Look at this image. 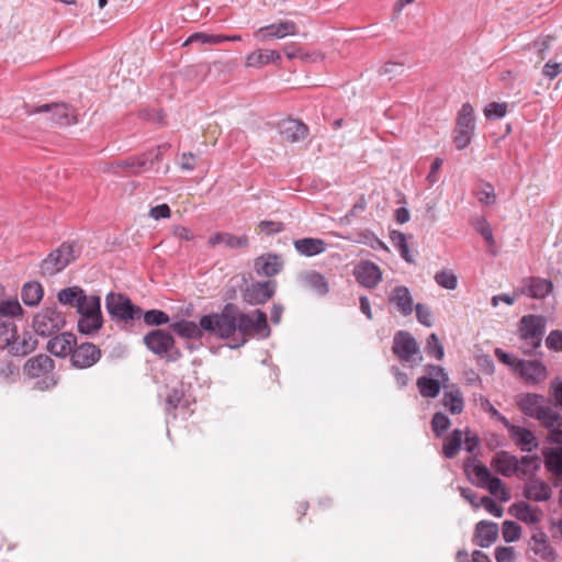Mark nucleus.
<instances>
[{
  "mask_svg": "<svg viewBox=\"0 0 562 562\" xmlns=\"http://www.w3.org/2000/svg\"><path fill=\"white\" fill-rule=\"evenodd\" d=\"M238 306L226 303L220 313H210L201 317L204 335L226 340L235 335V318Z\"/></svg>",
  "mask_w": 562,
  "mask_h": 562,
  "instance_id": "1",
  "label": "nucleus"
},
{
  "mask_svg": "<svg viewBox=\"0 0 562 562\" xmlns=\"http://www.w3.org/2000/svg\"><path fill=\"white\" fill-rule=\"evenodd\" d=\"M238 331L243 337V344L248 337L259 336L268 338L270 328L267 321V314L261 310H255L251 313H244L238 308L235 318V333Z\"/></svg>",
  "mask_w": 562,
  "mask_h": 562,
  "instance_id": "2",
  "label": "nucleus"
},
{
  "mask_svg": "<svg viewBox=\"0 0 562 562\" xmlns=\"http://www.w3.org/2000/svg\"><path fill=\"white\" fill-rule=\"evenodd\" d=\"M547 319L542 315H524L518 324V333L521 340L526 342L525 355H532L541 346L546 331Z\"/></svg>",
  "mask_w": 562,
  "mask_h": 562,
  "instance_id": "3",
  "label": "nucleus"
},
{
  "mask_svg": "<svg viewBox=\"0 0 562 562\" xmlns=\"http://www.w3.org/2000/svg\"><path fill=\"white\" fill-rule=\"evenodd\" d=\"M105 307L113 319L126 324L139 319L143 314V310L133 304L132 300L122 293H108L105 296Z\"/></svg>",
  "mask_w": 562,
  "mask_h": 562,
  "instance_id": "4",
  "label": "nucleus"
},
{
  "mask_svg": "<svg viewBox=\"0 0 562 562\" xmlns=\"http://www.w3.org/2000/svg\"><path fill=\"white\" fill-rule=\"evenodd\" d=\"M143 341L148 350L160 358H167L169 361L181 358L180 350L175 347V338L167 330L153 329L144 336Z\"/></svg>",
  "mask_w": 562,
  "mask_h": 562,
  "instance_id": "5",
  "label": "nucleus"
},
{
  "mask_svg": "<svg viewBox=\"0 0 562 562\" xmlns=\"http://www.w3.org/2000/svg\"><path fill=\"white\" fill-rule=\"evenodd\" d=\"M79 314L78 330L85 335H93L101 329L103 325V316L101 312V299L99 295H89L88 301L82 305L80 310H77Z\"/></svg>",
  "mask_w": 562,
  "mask_h": 562,
  "instance_id": "6",
  "label": "nucleus"
},
{
  "mask_svg": "<svg viewBox=\"0 0 562 562\" xmlns=\"http://www.w3.org/2000/svg\"><path fill=\"white\" fill-rule=\"evenodd\" d=\"M75 259L76 250L74 245L63 243L58 248L49 252L44 260H42L40 265L41 274L43 277H53L63 271Z\"/></svg>",
  "mask_w": 562,
  "mask_h": 562,
  "instance_id": "7",
  "label": "nucleus"
},
{
  "mask_svg": "<svg viewBox=\"0 0 562 562\" xmlns=\"http://www.w3.org/2000/svg\"><path fill=\"white\" fill-rule=\"evenodd\" d=\"M66 319L57 307H46L33 318V328L42 337H49L64 328Z\"/></svg>",
  "mask_w": 562,
  "mask_h": 562,
  "instance_id": "8",
  "label": "nucleus"
},
{
  "mask_svg": "<svg viewBox=\"0 0 562 562\" xmlns=\"http://www.w3.org/2000/svg\"><path fill=\"white\" fill-rule=\"evenodd\" d=\"M475 130L474 110L470 103H464L459 111L454 128L453 143L462 150L471 143Z\"/></svg>",
  "mask_w": 562,
  "mask_h": 562,
  "instance_id": "9",
  "label": "nucleus"
},
{
  "mask_svg": "<svg viewBox=\"0 0 562 562\" xmlns=\"http://www.w3.org/2000/svg\"><path fill=\"white\" fill-rule=\"evenodd\" d=\"M543 395L527 393L520 395L517 404L520 411L528 417L538 420L541 425L551 416L554 409L544 404Z\"/></svg>",
  "mask_w": 562,
  "mask_h": 562,
  "instance_id": "10",
  "label": "nucleus"
},
{
  "mask_svg": "<svg viewBox=\"0 0 562 562\" xmlns=\"http://www.w3.org/2000/svg\"><path fill=\"white\" fill-rule=\"evenodd\" d=\"M48 113V119L56 125L59 126H69L71 124L77 123V115L75 109L69 106L66 103H52V104H43L37 106L31 113Z\"/></svg>",
  "mask_w": 562,
  "mask_h": 562,
  "instance_id": "11",
  "label": "nucleus"
},
{
  "mask_svg": "<svg viewBox=\"0 0 562 562\" xmlns=\"http://www.w3.org/2000/svg\"><path fill=\"white\" fill-rule=\"evenodd\" d=\"M276 292L273 281L254 282L243 291V301L248 305H261L270 300Z\"/></svg>",
  "mask_w": 562,
  "mask_h": 562,
  "instance_id": "12",
  "label": "nucleus"
},
{
  "mask_svg": "<svg viewBox=\"0 0 562 562\" xmlns=\"http://www.w3.org/2000/svg\"><path fill=\"white\" fill-rule=\"evenodd\" d=\"M504 426L508 429L510 438L516 446L524 452H531L539 447V441L535 434L521 426L509 423L505 417H501Z\"/></svg>",
  "mask_w": 562,
  "mask_h": 562,
  "instance_id": "13",
  "label": "nucleus"
},
{
  "mask_svg": "<svg viewBox=\"0 0 562 562\" xmlns=\"http://www.w3.org/2000/svg\"><path fill=\"white\" fill-rule=\"evenodd\" d=\"M100 358V349L91 342H83L77 347H74L70 355L72 366L79 369H87L92 367L99 361Z\"/></svg>",
  "mask_w": 562,
  "mask_h": 562,
  "instance_id": "14",
  "label": "nucleus"
},
{
  "mask_svg": "<svg viewBox=\"0 0 562 562\" xmlns=\"http://www.w3.org/2000/svg\"><path fill=\"white\" fill-rule=\"evenodd\" d=\"M418 345L415 338L405 330L394 335L392 352L403 362H408L418 352Z\"/></svg>",
  "mask_w": 562,
  "mask_h": 562,
  "instance_id": "15",
  "label": "nucleus"
},
{
  "mask_svg": "<svg viewBox=\"0 0 562 562\" xmlns=\"http://www.w3.org/2000/svg\"><path fill=\"white\" fill-rule=\"evenodd\" d=\"M492 468L503 476H512L515 473L527 475L528 471L519 468L518 458L502 450L495 453L491 461Z\"/></svg>",
  "mask_w": 562,
  "mask_h": 562,
  "instance_id": "16",
  "label": "nucleus"
},
{
  "mask_svg": "<svg viewBox=\"0 0 562 562\" xmlns=\"http://www.w3.org/2000/svg\"><path fill=\"white\" fill-rule=\"evenodd\" d=\"M353 276L360 285L367 289H373L381 281L382 271L378 265L366 260L355 267Z\"/></svg>",
  "mask_w": 562,
  "mask_h": 562,
  "instance_id": "17",
  "label": "nucleus"
},
{
  "mask_svg": "<svg viewBox=\"0 0 562 562\" xmlns=\"http://www.w3.org/2000/svg\"><path fill=\"white\" fill-rule=\"evenodd\" d=\"M516 372L530 384L541 383L548 376L546 366L539 360H519Z\"/></svg>",
  "mask_w": 562,
  "mask_h": 562,
  "instance_id": "18",
  "label": "nucleus"
},
{
  "mask_svg": "<svg viewBox=\"0 0 562 562\" xmlns=\"http://www.w3.org/2000/svg\"><path fill=\"white\" fill-rule=\"evenodd\" d=\"M278 130L282 140L289 143L302 142L308 134L307 125L294 119L282 120L278 124Z\"/></svg>",
  "mask_w": 562,
  "mask_h": 562,
  "instance_id": "19",
  "label": "nucleus"
},
{
  "mask_svg": "<svg viewBox=\"0 0 562 562\" xmlns=\"http://www.w3.org/2000/svg\"><path fill=\"white\" fill-rule=\"evenodd\" d=\"M76 342L77 339L72 333L55 334L47 342V350L55 357L65 358L71 355Z\"/></svg>",
  "mask_w": 562,
  "mask_h": 562,
  "instance_id": "20",
  "label": "nucleus"
},
{
  "mask_svg": "<svg viewBox=\"0 0 562 562\" xmlns=\"http://www.w3.org/2000/svg\"><path fill=\"white\" fill-rule=\"evenodd\" d=\"M296 32V24L293 21L286 20L260 27L256 36L261 41H267L271 38H283L286 35H295Z\"/></svg>",
  "mask_w": 562,
  "mask_h": 562,
  "instance_id": "21",
  "label": "nucleus"
},
{
  "mask_svg": "<svg viewBox=\"0 0 562 562\" xmlns=\"http://www.w3.org/2000/svg\"><path fill=\"white\" fill-rule=\"evenodd\" d=\"M498 537V526L496 522L481 520L475 526L474 541L481 548H488Z\"/></svg>",
  "mask_w": 562,
  "mask_h": 562,
  "instance_id": "22",
  "label": "nucleus"
},
{
  "mask_svg": "<svg viewBox=\"0 0 562 562\" xmlns=\"http://www.w3.org/2000/svg\"><path fill=\"white\" fill-rule=\"evenodd\" d=\"M390 303L394 304L397 308V311L403 316H408L413 312V297L407 286L405 285H397L395 286L390 295H389Z\"/></svg>",
  "mask_w": 562,
  "mask_h": 562,
  "instance_id": "23",
  "label": "nucleus"
},
{
  "mask_svg": "<svg viewBox=\"0 0 562 562\" xmlns=\"http://www.w3.org/2000/svg\"><path fill=\"white\" fill-rule=\"evenodd\" d=\"M57 299L58 302L63 305L80 310L82 305L88 301L89 295L86 294L83 289L75 285L60 290L57 294Z\"/></svg>",
  "mask_w": 562,
  "mask_h": 562,
  "instance_id": "24",
  "label": "nucleus"
},
{
  "mask_svg": "<svg viewBox=\"0 0 562 562\" xmlns=\"http://www.w3.org/2000/svg\"><path fill=\"white\" fill-rule=\"evenodd\" d=\"M37 345V340L30 333H23L21 336L15 334V337L10 341L8 351L12 356L24 357L31 353Z\"/></svg>",
  "mask_w": 562,
  "mask_h": 562,
  "instance_id": "25",
  "label": "nucleus"
},
{
  "mask_svg": "<svg viewBox=\"0 0 562 562\" xmlns=\"http://www.w3.org/2000/svg\"><path fill=\"white\" fill-rule=\"evenodd\" d=\"M248 237L243 236H235L231 233L226 232H218L213 234L209 239V245L211 247H215L217 245H224L228 249H239V248H246L248 246Z\"/></svg>",
  "mask_w": 562,
  "mask_h": 562,
  "instance_id": "26",
  "label": "nucleus"
},
{
  "mask_svg": "<svg viewBox=\"0 0 562 562\" xmlns=\"http://www.w3.org/2000/svg\"><path fill=\"white\" fill-rule=\"evenodd\" d=\"M442 405L452 414L459 415L464 409V398L457 385H447L442 396Z\"/></svg>",
  "mask_w": 562,
  "mask_h": 562,
  "instance_id": "27",
  "label": "nucleus"
},
{
  "mask_svg": "<svg viewBox=\"0 0 562 562\" xmlns=\"http://www.w3.org/2000/svg\"><path fill=\"white\" fill-rule=\"evenodd\" d=\"M55 363L52 358L47 355H38L26 361L24 370L31 378H38L42 374L53 371Z\"/></svg>",
  "mask_w": 562,
  "mask_h": 562,
  "instance_id": "28",
  "label": "nucleus"
},
{
  "mask_svg": "<svg viewBox=\"0 0 562 562\" xmlns=\"http://www.w3.org/2000/svg\"><path fill=\"white\" fill-rule=\"evenodd\" d=\"M552 490L541 480L529 481L524 488V496L535 502H546L551 498Z\"/></svg>",
  "mask_w": 562,
  "mask_h": 562,
  "instance_id": "29",
  "label": "nucleus"
},
{
  "mask_svg": "<svg viewBox=\"0 0 562 562\" xmlns=\"http://www.w3.org/2000/svg\"><path fill=\"white\" fill-rule=\"evenodd\" d=\"M280 61V53L273 49H258L248 54L246 57L247 67L259 68L270 63L279 64Z\"/></svg>",
  "mask_w": 562,
  "mask_h": 562,
  "instance_id": "30",
  "label": "nucleus"
},
{
  "mask_svg": "<svg viewBox=\"0 0 562 562\" xmlns=\"http://www.w3.org/2000/svg\"><path fill=\"white\" fill-rule=\"evenodd\" d=\"M282 261L277 255L261 256L255 261V270L259 276L272 277L280 272Z\"/></svg>",
  "mask_w": 562,
  "mask_h": 562,
  "instance_id": "31",
  "label": "nucleus"
},
{
  "mask_svg": "<svg viewBox=\"0 0 562 562\" xmlns=\"http://www.w3.org/2000/svg\"><path fill=\"white\" fill-rule=\"evenodd\" d=\"M546 469L557 477H562V447H548L542 450Z\"/></svg>",
  "mask_w": 562,
  "mask_h": 562,
  "instance_id": "32",
  "label": "nucleus"
},
{
  "mask_svg": "<svg viewBox=\"0 0 562 562\" xmlns=\"http://www.w3.org/2000/svg\"><path fill=\"white\" fill-rule=\"evenodd\" d=\"M170 328L183 338L200 339L204 336V331L201 327V319L199 321V324L192 321L181 319L172 323Z\"/></svg>",
  "mask_w": 562,
  "mask_h": 562,
  "instance_id": "33",
  "label": "nucleus"
},
{
  "mask_svg": "<svg viewBox=\"0 0 562 562\" xmlns=\"http://www.w3.org/2000/svg\"><path fill=\"white\" fill-rule=\"evenodd\" d=\"M542 427L549 431L548 442L562 447V415L554 411Z\"/></svg>",
  "mask_w": 562,
  "mask_h": 562,
  "instance_id": "34",
  "label": "nucleus"
},
{
  "mask_svg": "<svg viewBox=\"0 0 562 562\" xmlns=\"http://www.w3.org/2000/svg\"><path fill=\"white\" fill-rule=\"evenodd\" d=\"M294 248L303 256L312 257L326 250V243L319 238H302L294 241Z\"/></svg>",
  "mask_w": 562,
  "mask_h": 562,
  "instance_id": "35",
  "label": "nucleus"
},
{
  "mask_svg": "<svg viewBox=\"0 0 562 562\" xmlns=\"http://www.w3.org/2000/svg\"><path fill=\"white\" fill-rule=\"evenodd\" d=\"M304 286L315 291L318 295H326L329 291L326 278L317 271H307L301 276Z\"/></svg>",
  "mask_w": 562,
  "mask_h": 562,
  "instance_id": "36",
  "label": "nucleus"
},
{
  "mask_svg": "<svg viewBox=\"0 0 562 562\" xmlns=\"http://www.w3.org/2000/svg\"><path fill=\"white\" fill-rule=\"evenodd\" d=\"M44 290L41 283L36 281L26 282L21 291V299L27 306H36L42 301Z\"/></svg>",
  "mask_w": 562,
  "mask_h": 562,
  "instance_id": "37",
  "label": "nucleus"
},
{
  "mask_svg": "<svg viewBox=\"0 0 562 562\" xmlns=\"http://www.w3.org/2000/svg\"><path fill=\"white\" fill-rule=\"evenodd\" d=\"M416 385L423 397L435 398L440 393L442 382L438 379L423 375L417 379Z\"/></svg>",
  "mask_w": 562,
  "mask_h": 562,
  "instance_id": "38",
  "label": "nucleus"
},
{
  "mask_svg": "<svg viewBox=\"0 0 562 562\" xmlns=\"http://www.w3.org/2000/svg\"><path fill=\"white\" fill-rule=\"evenodd\" d=\"M553 289L552 282L548 279L531 278L527 288L528 294L533 299L546 297Z\"/></svg>",
  "mask_w": 562,
  "mask_h": 562,
  "instance_id": "39",
  "label": "nucleus"
},
{
  "mask_svg": "<svg viewBox=\"0 0 562 562\" xmlns=\"http://www.w3.org/2000/svg\"><path fill=\"white\" fill-rule=\"evenodd\" d=\"M462 431L454 429L445 440L442 452L447 459H453L462 447Z\"/></svg>",
  "mask_w": 562,
  "mask_h": 562,
  "instance_id": "40",
  "label": "nucleus"
},
{
  "mask_svg": "<svg viewBox=\"0 0 562 562\" xmlns=\"http://www.w3.org/2000/svg\"><path fill=\"white\" fill-rule=\"evenodd\" d=\"M473 227L474 229L483 237V239L486 241V244L490 247V251L494 254L493 247L495 246V239L493 236V229L490 223L486 221L485 217L479 216L473 218Z\"/></svg>",
  "mask_w": 562,
  "mask_h": 562,
  "instance_id": "41",
  "label": "nucleus"
},
{
  "mask_svg": "<svg viewBox=\"0 0 562 562\" xmlns=\"http://www.w3.org/2000/svg\"><path fill=\"white\" fill-rule=\"evenodd\" d=\"M15 334L16 325L14 321L0 317V349H7Z\"/></svg>",
  "mask_w": 562,
  "mask_h": 562,
  "instance_id": "42",
  "label": "nucleus"
},
{
  "mask_svg": "<svg viewBox=\"0 0 562 562\" xmlns=\"http://www.w3.org/2000/svg\"><path fill=\"white\" fill-rule=\"evenodd\" d=\"M224 42V37H221V35L215 34H207L202 32H196L191 34L186 42L183 43V46H188L190 44H209V45H218Z\"/></svg>",
  "mask_w": 562,
  "mask_h": 562,
  "instance_id": "43",
  "label": "nucleus"
},
{
  "mask_svg": "<svg viewBox=\"0 0 562 562\" xmlns=\"http://www.w3.org/2000/svg\"><path fill=\"white\" fill-rule=\"evenodd\" d=\"M22 312L23 308L16 299L0 301V317L2 319H13V317L20 316Z\"/></svg>",
  "mask_w": 562,
  "mask_h": 562,
  "instance_id": "44",
  "label": "nucleus"
},
{
  "mask_svg": "<svg viewBox=\"0 0 562 562\" xmlns=\"http://www.w3.org/2000/svg\"><path fill=\"white\" fill-rule=\"evenodd\" d=\"M475 195L480 203L492 205L496 201L494 187L487 181H481L475 191Z\"/></svg>",
  "mask_w": 562,
  "mask_h": 562,
  "instance_id": "45",
  "label": "nucleus"
},
{
  "mask_svg": "<svg viewBox=\"0 0 562 562\" xmlns=\"http://www.w3.org/2000/svg\"><path fill=\"white\" fill-rule=\"evenodd\" d=\"M513 508L516 510V517L519 520L527 524H536L539 521L536 509H533L529 504L521 502L513 505Z\"/></svg>",
  "mask_w": 562,
  "mask_h": 562,
  "instance_id": "46",
  "label": "nucleus"
},
{
  "mask_svg": "<svg viewBox=\"0 0 562 562\" xmlns=\"http://www.w3.org/2000/svg\"><path fill=\"white\" fill-rule=\"evenodd\" d=\"M283 52L289 59L300 58L304 61H316L321 60L323 56L321 54H307L303 53L301 48L296 47L295 44H286L283 47Z\"/></svg>",
  "mask_w": 562,
  "mask_h": 562,
  "instance_id": "47",
  "label": "nucleus"
},
{
  "mask_svg": "<svg viewBox=\"0 0 562 562\" xmlns=\"http://www.w3.org/2000/svg\"><path fill=\"white\" fill-rule=\"evenodd\" d=\"M430 425L436 437H441L450 428L451 422L446 414L437 412L434 414Z\"/></svg>",
  "mask_w": 562,
  "mask_h": 562,
  "instance_id": "48",
  "label": "nucleus"
},
{
  "mask_svg": "<svg viewBox=\"0 0 562 562\" xmlns=\"http://www.w3.org/2000/svg\"><path fill=\"white\" fill-rule=\"evenodd\" d=\"M142 315L147 326H160L169 323L168 314L160 310H149Z\"/></svg>",
  "mask_w": 562,
  "mask_h": 562,
  "instance_id": "49",
  "label": "nucleus"
},
{
  "mask_svg": "<svg viewBox=\"0 0 562 562\" xmlns=\"http://www.w3.org/2000/svg\"><path fill=\"white\" fill-rule=\"evenodd\" d=\"M503 538L506 542L517 541L521 536V527L512 520H505L503 522Z\"/></svg>",
  "mask_w": 562,
  "mask_h": 562,
  "instance_id": "50",
  "label": "nucleus"
},
{
  "mask_svg": "<svg viewBox=\"0 0 562 562\" xmlns=\"http://www.w3.org/2000/svg\"><path fill=\"white\" fill-rule=\"evenodd\" d=\"M426 352L437 360H441L445 356L443 346L435 333L430 334L427 338Z\"/></svg>",
  "mask_w": 562,
  "mask_h": 562,
  "instance_id": "51",
  "label": "nucleus"
},
{
  "mask_svg": "<svg viewBox=\"0 0 562 562\" xmlns=\"http://www.w3.org/2000/svg\"><path fill=\"white\" fill-rule=\"evenodd\" d=\"M435 281L441 288L454 290L458 285V279L452 272L440 271L435 274Z\"/></svg>",
  "mask_w": 562,
  "mask_h": 562,
  "instance_id": "52",
  "label": "nucleus"
},
{
  "mask_svg": "<svg viewBox=\"0 0 562 562\" xmlns=\"http://www.w3.org/2000/svg\"><path fill=\"white\" fill-rule=\"evenodd\" d=\"M507 104L491 102L484 109V114L488 120L502 119L506 115Z\"/></svg>",
  "mask_w": 562,
  "mask_h": 562,
  "instance_id": "53",
  "label": "nucleus"
},
{
  "mask_svg": "<svg viewBox=\"0 0 562 562\" xmlns=\"http://www.w3.org/2000/svg\"><path fill=\"white\" fill-rule=\"evenodd\" d=\"M169 148L170 144L164 143L145 151V155L149 158V166L153 167L154 164L160 161Z\"/></svg>",
  "mask_w": 562,
  "mask_h": 562,
  "instance_id": "54",
  "label": "nucleus"
},
{
  "mask_svg": "<svg viewBox=\"0 0 562 562\" xmlns=\"http://www.w3.org/2000/svg\"><path fill=\"white\" fill-rule=\"evenodd\" d=\"M472 473L475 476V484L479 487H485V484L493 476L490 470L483 464L473 465Z\"/></svg>",
  "mask_w": 562,
  "mask_h": 562,
  "instance_id": "55",
  "label": "nucleus"
},
{
  "mask_svg": "<svg viewBox=\"0 0 562 562\" xmlns=\"http://www.w3.org/2000/svg\"><path fill=\"white\" fill-rule=\"evenodd\" d=\"M535 553L540 555L546 560H553L555 558V553L553 548L547 542L546 535L540 533L539 546L535 548Z\"/></svg>",
  "mask_w": 562,
  "mask_h": 562,
  "instance_id": "56",
  "label": "nucleus"
},
{
  "mask_svg": "<svg viewBox=\"0 0 562 562\" xmlns=\"http://www.w3.org/2000/svg\"><path fill=\"white\" fill-rule=\"evenodd\" d=\"M19 375V369L11 362H7L0 367V382L10 383Z\"/></svg>",
  "mask_w": 562,
  "mask_h": 562,
  "instance_id": "57",
  "label": "nucleus"
},
{
  "mask_svg": "<svg viewBox=\"0 0 562 562\" xmlns=\"http://www.w3.org/2000/svg\"><path fill=\"white\" fill-rule=\"evenodd\" d=\"M416 317L418 322L427 327L432 326L431 311L428 306L417 303L415 306Z\"/></svg>",
  "mask_w": 562,
  "mask_h": 562,
  "instance_id": "58",
  "label": "nucleus"
},
{
  "mask_svg": "<svg viewBox=\"0 0 562 562\" xmlns=\"http://www.w3.org/2000/svg\"><path fill=\"white\" fill-rule=\"evenodd\" d=\"M551 42L552 37L550 36L539 38L530 45V48L537 53L540 60H543L546 58V53L551 46Z\"/></svg>",
  "mask_w": 562,
  "mask_h": 562,
  "instance_id": "59",
  "label": "nucleus"
},
{
  "mask_svg": "<svg viewBox=\"0 0 562 562\" xmlns=\"http://www.w3.org/2000/svg\"><path fill=\"white\" fill-rule=\"evenodd\" d=\"M546 346L550 350L562 351V330L554 329L550 331L546 339Z\"/></svg>",
  "mask_w": 562,
  "mask_h": 562,
  "instance_id": "60",
  "label": "nucleus"
},
{
  "mask_svg": "<svg viewBox=\"0 0 562 562\" xmlns=\"http://www.w3.org/2000/svg\"><path fill=\"white\" fill-rule=\"evenodd\" d=\"M183 397H184V392L182 389H172L166 398L167 409L178 408L180 406Z\"/></svg>",
  "mask_w": 562,
  "mask_h": 562,
  "instance_id": "61",
  "label": "nucleus"
},
{
  "mask_svg": "<svg viewBox=\"0 0 562 562\" xmlns=\"http://www.w3.org/2000/svg\"><path fill=\"white\" fill-rule=\"evenodd\" d=\"M258 228L261 233L272 235L282 232L284 229V224L276 221H261Z\"/></svg>",
  "mask_w": 562,
  "mask_h": 562,
  "instance_id": "62",
  "label": "nucleus"
},
{
  "mask_svg": "<svg viewBox=\"0 0 562 562\" xmlns=\"http://www.w3.org/2000/svg\"><path fill=\"white\" fill-rule=\"evenodd\" d=\"M550 390L554 398V407L562 409V381L553 380L550 384Z\"/></svg>",
  "mask_w": 562,
  "mask_h": 562,
  "instance_id": "63",
  "label": "nucleus"
},
{
  "mask_svg": "<svg viewBox=\"0 0 562 562\" xmlns=\"http://www.w3.org/2000/svg\"><path fill=\"white\" fill-rule=\"evenodd\" d=\"M496 562H513L514 561V548L512 547H498L495 550Z\"/></svg>",
  "mask_w": 562,
  "mask_h": 562,
  "instance_id": "64",
  "label": "nucleus"
}]
</instances>
